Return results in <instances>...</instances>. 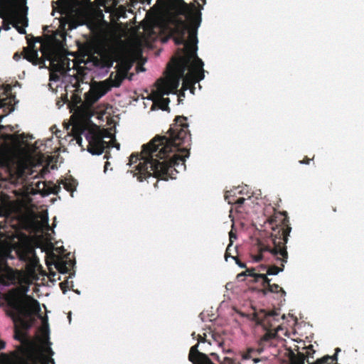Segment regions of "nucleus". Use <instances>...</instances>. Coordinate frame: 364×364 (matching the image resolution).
<instances>
[{
    "mask_svg": "<svg viewBox=\"0 0 364 364\" xmlns=\"http://www.w3.org/2000/svg\"><path fill=\"white\" fill-rule=\"evenodd\" d=\"M187 117L177 116L171 126L168 136L156 135L141 146V151L129 156V165L139 161L131 172L137 180L154 178L168 181L175 179L176 174L186 170V159L190 156L191 133Z\"/></svg>",
    "mask_w": 364,
    "mask_h": 364,
    "instance_id": "1",
    "label": "nucleus"
},
{
    "mask_svg": "<svg viewBox=\"0 0 364 364\" xmlns=\"http://www.w3.org/2000/svg\"><path fill=\"white\" fill-rule=\"evenodd\" d=\"M7 304L9 309L6 311V315L14 323V338L20 341L21 345L17 346L16 350L9 355L1 353L0 364H11L16 359L17 354H21L22 348H32L38 355L44 353L33 346L26 333L36 322L34 316L38 315L41 318L39 302L29 295L23 294L18 289H13L9 291Z\"/></svg>",
    "mask_w": 364,
    "mask_h": 364,
    "instance_id": "2",
    "label": "nucleus"
},
{
    "mask_svg": "<svg viewBox=\"0 0 364 364\" xmlns=\"http://www.w3.org/2000/svg\"><path fill=\"white\" fill-rule=\"evenodd\" d=\"M272 209L274 214L268 218L267 223L272 226V232L269 240L273 246L272 247L267 240L257 239L255 248L258 254L252 256L253 260L258 262L263 259L264 252H269L277 261L282 262V267L275 265L269 267L267 275H277L284 270V263H287L288 259L286 245L291 230L287 213L277 212L274 208Z\"/></svg>",
    "mask_w": 364,
    "mask_h": 364,
    "instance_id": "3",
    "label": "nucleus"
},
{
    "mask_svg": "<svg viewBox=\"0 0 364 364\" xmlns=\"http://www.w3.org/2000/svg\"><path fill=\"white\" fill-rule=\"evenodd\" d=\"M201 6L197 0L188 4L184 0H164L159 9V16H183L191 23V35L194 36L202 21Z\"/></svg>",
    "mask_w": 364,
    "mask_h": 364,
    "instance_id": "4",
    "label": "nucleus"
},
{
    "mask_svg": "<svg viewBox=\"0 0 364 364\" xmlns=\"http://www.w3.org/2000/svg\"><path fill=\"white\" fill-rule=\"evenodd\" d=\"M197 32L195 31V35H190L191 41L193 45H186L185 48L179 49L180 55L175 58H173V65L170 67V73L181 79L186 77V71L188 72H198L203 70L204 63L203 60L198 58L197 55L198 50V38ZM190 34H191L190 33Z\"/></svg>",
    "mask_w": 364,
    "mask_h": 364,
    "instance_id": "5",
    "label": "nucleus"
},
{
    "mask_svg": "<svg viewBox=\"0 0 364 364\" xmlns=\"http://www.w3.org/2000/svg\"><path fill=\"white\" fill-rule=\"evenodd\" d=\"M71 133L77 143L82 146V134H85L88 142L87 151L92 154L100 155L103 153L107 142L103 140V136L95 128H89L88 125L84 123L75 124L71 129Z\"/></svg>",
    "mask_w": 364,
    "mask_h": 364,
    "instance_id": "6",
    "label": "nucleus"
},
{
    "mask_svg": "<svg viewBox=\"0 0 364 364\" xmlns=\"http://www.w3.org/2000/svg\"><path fill=\"white\" fill-rule=\"evenodd\" d=\"M165 26L171 25L173 28L171 29V33L174 35V42L176 45H183L185 48L186 45H193L191 41L190 32L191 31V25L186 18L183 20L181 16H159Z\"/></svg>",
    "mask_w": 364,
    "mask_h": 364,
    "instance_id": "7",
    "label": "nucleus"
},
{
    "mask_svg": "<svg viewBox=\"0 0 364 364\" xmlns=\"http://www.w3.org/2000/svg\"><path fill=\"white\" fill-rule=\"evenodd\" d=\"M237 278L239 281L246 280L248 284H259L262 289L260 291L267 295L268 293L281 292L282 295H285V291L277 284H270V279L267 274L256 272V268H247L245 271L238 274Z\"/></svg>",
    "mask_w": 364,
    "mask_h": 364,
    "instance_id": "8",
    "label": "nucleus"
},
{
    "mask_svg": "<svg viewBox=\"0 0 364 364\" xmlns=\"http://www.w3.org/2000/svg\"><path fill=\"white\" fill-rule=\"evenodd\" d=\"M278 316L279 314L276 311H267L264 309H260L259 311L254 312L252 320L267 330L257 344H261V346L264 348V343L274 337L275 333L272 330L275 328V323L279 321Z\"/></svg>",
    "mask_w": 364,
    "mask_h": 364,
    "instance_id": "9",
    "label": "nucleus"
},
{
    "mask_svg": "<svg viewBox=\"0 0 364 364\" xmlns=\"http://www.w3.org/2000/svg\"><path fill=\"white\" fill-rule=\"evenodd\" d=\"M43 352L38 355L32 348H22L21 354H17L16 359L11 364H55V360L52 358L54 355L52 348L46 347Z\"/></svg>",
    "mask_w": 364,
    "mask_h": 364,
    "instance_id": "10",
    "label": "nucleus"
},
{
    "mask_svg": "<svg viewBox=\"0 0 364 364\" xmlns=\"http://www.w3.org/2000/svg\"><path fill=\"white\" fill-rule=\"evenodd\" d=\"M8 216L2 213L0 210V230H4L7 227L6 219ZM7 237L6 231L4 232L0 230V239ZM13 250L11 248H7L0 251V277L6 275L9 273V269L14 274L15 280L10 285L15 284L17 281V271H15L13 268L9 266L7 260L9 259H14L15 257L12 255Z\"/></svg>",
    "mask_w": 364,
    "mask_h": 364,
    "instance_id": "11",
    "label": "nucleus"
},
{
    "mask_svg": "<svg viewBox=\"0 0 364 364\" xmlns=\"http://www.w3.org/2000/svg\"><path fill=\"white\" fill-rule=\"evenodd\" d=\"M264 351V347L261 344H257L255 347H249L245 350L240 353L241 360L236 364H264L267 358L261 357V353ZM235 362H236L235 360Z\"/></svg>",
    "mask_w": 364,
    "mask_h": 364,
    "instance_id": "12",
    "label": "nucleus"
},
{
    "mask_svg": "<svg viewBox=\"0 0 364 364\" xmlns=\"http://www.w3.org/2000/svg\"><path fill=\"white\" fill-rule=\"evenodd\" d=\"M198 343L193 346L189 351L188 360L193 364H215L205 353L198 350ZM221 364H236L235 360L228 357L224 358Z\"/></svg>",
    "mask_w": 364,
    "mask_h": 364,
    "instance_id": "13",
    "label": "nucleus"
},
{
    "mask_svg": "<svg viewBox=\"0 0 364 364\" xmlns=\"http://www.w3.org/2000/svg\"><path fill=\"white\" fill-rule=\"evenodd\" d=\"M109 91V87L105 82H100L91 87L85 94V102L88 106H92L98 100Z\"/></svg>",
    "mask_w": 364,
    "mask_h": 364,
    "instance_id": "14",
    "label": "nucleus"
},
{
    "mask_svg": "<svg viewBox=\"0 0 364 364\" xmlns=\"http://www.w3.org/2000/svg\"><path fill=\"white\" fill-rule=\"evenodd\" d=\"M205 70H201L194 73V72H188L186 77L183 78L182 93L180 96H184V91L190 90L192 94H194L195 84L202 80L205 77Z\"/></svg>",
    "mask_w": 364,
    "mask_h": 364,
    "instance_id": "15",
    "label": "nucleus"
},
{
    "mask_svg": "<svg viewBox=\"0 0 364 364\" xmlns=\"http://www.w3.org/2000/svg\"><path fill=\"white\" fill-rule=\"evenodd\" d=\"M306 353L298 352L295 354L293 351L289 353V359L291 364H309V358L315 353L314 346L310 344L305 348Z\"/></svg>",
    "mask_w": 364,
    "mask_h": 364,
    "instance_id": "16",
    "label": "nucleus"
},
{
    "mask_svg": "<svg viewBox=\"0 0 364 364\" xmlns=\"http://www.w3.org/2000/svg\"><path fill=\"white\" fill-rule=\"evenodd\" d=\"M153 95L159 102L160 108L163 110H166L168 107V103L170 102V100L168 98L164 97V95H169V92L167 91L166 83L164 82H161L160 88L156 87V90L153 92Z\"/></svg>",
    "mask_w": 364,
    "mask_h": 364,
    "instance_id": "17",
    "label": "nucleus"
},
{
    "mask_svg": "<svg viewBox=\"0 0 364 364\" xmlns=\"http://www.w3.org/2000/svg\"><path fill=\"white\" fill-rule=\"evenodd\" d=\"M31 253L32 250L26 247H20L15 250V254L18 256L19 259L24 262H29L28 268L34 270L38 262L36 259H31L30 255Z\"/></svg>",
    "mask_w": 364,
    "mask_h": 364,
    "instance_id": "18",
    "label": "nucleus"
},
{
    "mask_svg": "<svg viewBox=\"0 0 364 364\" xmlns=\"http://www.w3.org/2000/svg\"><path fill=\"white\" fill-rule=\"evenodd\" d=\"M182 79L178 77H176L170 73L167 80L160 78L156 82V87L160 88L161 82H164L166 83L167 91L169 93L176 92L180 85V82Z\"/></svg>",
    "mask_w": 364,
    "mask_h": 364,
    "instance_id": "19",
    "label": "nucleus"
},
{
    "mask_svg": "<svg viewBox=\"0 0 364 364\" xmlns=\"http://www.w3.org/2000/svg\"><path fill=\"white\" fill-rule=\"evenodd\" d=\"M28 46L23 48V58L32 64L37 65L40 63L38 51L34 49V44L28 42Z\"/></svg>",
    "mask_w": 364,
    "mask_h": 364,
    "instance_id": "20",
    "label": "nucleus"
},
{
    "mask_svg": "<svg viewBox=\"0 0 364 364\" xmlns=\"http://www.w3.org/2000/svg\"><path fill=\"white\" fill-rule=\"evenodd\" d=\"M125 78V75L122 74L120 73H114V72L111 73L109 77L106 80H104L106 83L107 86L109 87V90L112 87H119L121 85L124 79Z\"/></svg>",
    "mask_w": 364,
    "mask_h": 364,
    "instance_id": "21",
    "label": "nucleus"
},
{
    "mask_svg": "<svg viewBox=\"0 0 364 364\" xmlns=\"http://www.w3.org/2000/svg\"><path fill=\"white\" fill-rule=\"evenodd\" d=\"M75 264L70 259L63 260V259L58 258L55 262V267L58 271L62 274L68 273L70 268Z\"/></svg>",
    "mask_w": 364,
    "mask_h": 364,
    "instance_id": "22",
    "label": "nucleus"
},
{
    "mask_svg": "<svg viewBox=\"0 0 364 364\" xmlns=\"http://www.w3.org/2000/svg\"><path fill=\"white\" fill-rule=\"evenodd\" d=\"M39 331L42 335L43 339L47 344L46 346H42L40 348H37L39 350H43V349L46 347H50V346L51 344L50 342L49 341V326L47 318L43 320V325L39 328Z\"/></svg>",
    "mask_w": 364,
    "mask_h": 364,
    "instance_id": "23",
    "label": "nucleus"
},
{
    "mask_svg": "<svg viewBox=\"0 0 364 364\" xmlns=\"http://www.w3.org/2000/svg\"><path fill=\"white\" fill-rule=\"evenodd\" d=\"M152 11H154V19L150 21L149 23H147L144 27V31L149 36H151V35H154L156 34V32L154 31V28L156 27V25H157V23L158 21H160L161 23H162L164 25H165L161 20H159L158 18H157V15H156V10H151Z\"/></svg>",
    "mask_w": 364,
    "mask_h": 364,
    "instance_id": "24",
    "label": "nucleus"
},
{
    "mask_svg": "<svg viewBox=\"0 0 364 364\" xmlns=\"http://www.w3.org/2000/svg\"><path fill=\"white\" fill-rule=\"evenodd\" d=\"M62 184L63 185V188L71 193V196H73V193L76 188V182L74 179H65L62 181Z\"/></svg>",
    "mask_w": 364,
    "mask_h": 364,
    "instance_id": "25",
    "label": "nucleus"
},
{
    "mask_svg": "<svg viewBox=\"0 0 364 364\" xmlns=\"http://www.w3.org/2000/svg\"><path fill=\"white\" fill-rule=\"evenodd\" d=\"M9 273L6 275L0 277V284L4 286H10L11 283L15 280L14 274L9 269Z\"/></svg>",
    "mask_w": 364,
    "mask_h": 364,
    "instance_id": "26",
    "label": "nucleus"
},
{
    "mask_svg": "<svg viewBox=\"0 0 364 364\" xmlns=\"http://www.w3.org/2000/svg\"><path fill=\"white\" fill-rule=\"evenodd\" d=\"M4 139L5 140H10L13 141H19L20 140H23L25 138V134H6L3 135Z\"/></svg>",
    "mask_w": 364,
    "mask_h": 364,
    "instance_id": "27",
    "label": "nucleus"
},
{
    "mask_svg": "<svg viewBox=\"0 0 364 364\" xmlns=\"http://www.w3.org/2000/svg\"><path fill=\"white\" fill-rule=\"evenodd\" d=\"M4 10L6 11V15L11 17H14V11L13 9V2L10 0H6L5 5L4 6Z\"/></svg>",
    "mask_w": 364,
    "mask_h": 364,
    "instance_id": "28",
    "label": "nucleus"
},
{
    "mask_svg": "<svg viewBox=\"0 0 364 364\" xmlns=\"http://www.w3.org/2000/svg\"><path fill=\"white\" fill-rule=\"evenodd\" d=\"M225 199L228 200V203H231V204H238V205H242L244 203L245 200V198L241 197V198H239L238 199H237L236 200H230V196L228 194V193L225 194Z\"/></svg>",
    "mask_w": 364,
    "mask_h": 364,
    "instance_id": "29",
    "label": "nucleus"
},
{
    "mask_svg": "<svg viewBox=\"0 0 364 364\" xmlns=\"http://www.w3.org/2000/svg\"><path fill=\"white\" fill-rule=\"evenodd\" d=\"M60 185H53V186L48 188L46 192L48 193L57 194L60 191Z\"/></svg>",
    "mask_w": 364,
    "mask_h": 364,
    "instance_id": "30",
    "label": "nucleus"
},
{
    "mask_svg": "<svg viewBox=\"0 0 364 364\" xmlns=\"http://www.w3.org/2000/svg\"><path fill=\"white\" fill-rule=\"evenodd\" d=\"M100 65L103 68H110L112 65V61L109 58L102 59Z\"/></svg>",
    "mask_w": 364,
    "mask_h": 364,
    "instance_id": "31",
    "label": "nucleus"
},
{
    "mask_svg": "<svg viewBox=\"0 0 364 364\" xmlns=\"http://www.w3.org/2000/svg\"><path fill=\"white\" fill-rule=\"evenodd\" d=\"M18 22H14L13 23V26L18 31V32L21 34H26V30L24 28L21 27L18 25Z\"/></svg>",
    "mask_w": 364,
    "mask_h": 364,
    "instance_id": "32",
    "label": "nucleus"
},
{
    "mask_svg": "<svg viewBox=\"0 0 364 364\" xmlns=\"http://www.w3.org/2000/svg\"><path fill=\"white\" fill-rule=\"evenodd\" d=\"M60 287L62 290V291L65 294L68 291V282L64 281L63 282L60 283Z\"/></svg>",
    "mask_w": 364,
    "mask_h": 364,
    "instance_id": "33",
    "label": "nucleus"
},
{
    "mask_svg": "<svg viewBox=\"0 0 364 364\" xmlns=\"http://www.w3.org/2000/svg\"><path fill=\"white\" fill-rule=\"evenodd\" d=\"M231 244H229L226 248L225 253V259L227 261L228 257H232L233 256L231 255L230 250H231Z\"/></svg>",
    "mask_w": 364,
    "mask_h": 364,
    "instance_id": "34",
    "label": "nucleus"
},
{
    "mask_svg": "<svg viewBox=\"0 0 364 364\" xmlns=\"http://www.w3.org/2000/svg\"><path fill=\"white\" fill-rule=\"evenodd\" d=\"M232 259L235 261L236 264L241 268H245V263L241 262L237 257H232Z\"/></svg>",
    "mask_w": 364,
    "mask_h": 364,
    "instance_id": "35",
    "label": "nucleus"
},
{
    "mask_svg": "<svg viewBox=\"0 0 364 364\" xmlns=\"http://www.w3.org/2000/svg\"><path fill=\"white\" fill-rule=\"evenodd\" d=\"M205 336H206V334L205 333H203V336H201V335H198L197 336V340H198V343H205L206 341V338H205Z\"/></svg>",
    "mask_w": 364,
    "mask_h": 364,
    "instance_id": "36",
    "label": "nucleus"
},
{
    "mask_svg": "<svg viewBox=\"0 0 364 364\" xmlns=\"http://www.w3.org/2000/svg\"><path fill=\"white\" fill-rule=\"evenodd\" d=\"M229 237H230V243L229 244H231V245H232L233 240L236 239V237H237L236 234L234 233L232 231H230L229 232Z\"/></svg>",
    "mask_w": 364,
    "mask_h": 364,
    "instance_id": "37",
    "label": "nucleus"
},
{
    "mask_svg": "<svg viewBox=\"0 0 364 364\" xmlns=\"http://www.w3.org/2000/svg\"><path fill=\"white\" fill-rule=\"evenodd\" d=\"M21 55H23V51L21 53H18V52H16V53H14V56H13V58H14L15 60L18 61V60H19L21 59Z\"/></svg>",
    "mask_w": 364,
    "mask_h": 364,
    "instance_id": "38",
    "label": "nucleus"
},
{
    "mask_svg": "<svg viewBox=\"0 0 364 364\" xmlns=\"http://www.w3.org/2000/svg\"><path fill=\"white\" fill-rule=\"evenodd\" d=\"M313 159H314V157L312 159H309L307 156H305L303 160L299 161V163L301 164H309L310 161L312 160Z\"/></svg>",
    "mask_w": 364,
    "mask_h": 364,
    "instance_id": "39",
    "label": "nucleus"
},
{
    "mask_svg": "<svg viewBox=\"0 0 364 364\" xmlns=\"http://www.w3.org/2000/svg\"><path fill=\"white\" fill-rule=\"evenodd\" d=\"M133 2H140L141 4L146 3L148 4H150L151 2V0H133Z\"/></svg>",
    "mask_w": 364,
    "mask_h": 364,
    "instance_id": "40",
    "label": "nucleus"
},
{
    "mask_svg": "<svg viewBox=\"0 0 364 364\" xmlns=\"http://www.w3.org/2000/svg\"><path fill=\"white\" fill-rule=\"evenodd\" d=\"M6 347V343L4 341H0V350L4 349Z\"/></svg>",
    "mask_w": 364,
    "mask_h": 364,
    "instance_id": "41",
    "label": "nucleus"
},
{
    "mask_svg": "<svg viewBox=\"0 0 364 364\" xmlns=\"http://www.w3.org/2000/svg\"><path fill=\"white\" fill-rule=\"evenodd\" d=\"M11 90V86L9 85H6V87L5 88L6 92H9Z\"/></svg>",
    "mask_w": 364,
    "mask_h": 364,
    "instance_id": "42",
    "label": "nucleus"
},
{
    "mask_svg": "<svg viewBox=\"0 0 364 364\" xmlns=\"http://www.w3.org/2000/svg\"><path fill=\"white\" fill-rule=\"evenodd\" d=\"M109 162L107 161L105 165V171L107 169V167H109Z\"/></svg>",
    "mask_w": 364,
    "mask_h": 364,
    "instance_id": "43",
    "label": "nucleus"
},
{
    "mask_svg": "<svg viewBox=\"0 0 364 364\" xmlns=\"http://www.w3.org/2000/svg\"><path fill=\"white\" fill-rule=\"evenodd\" d=\"M4 100H1L0 99V107L4 106Z\"/></svg>",
    "mask_w": 364,
    "mask_h": 364,
    "instance_id": "44",
    "label": "nucleus"
},
{
    "mask_svg": "<svg viewBox=\"0 0 364 364\" xmlns=\"http://www.w3.org/2000/svg\"><path fill=\"white\" fill-rule=\"evenodd\" d=\"M210 355H211V356H213V357H216V358H217V359L218 360V356L215 353H212L210 354Z\"/></svg>",
    "mask_w": 364,
    "mask_h": 364,
    "instance_id": "45",
    "label": "nucleus"
},
{
    "mask_svg": "<svg viewBox=\"0 0 364 364\" xmlns=\"http://www.w3.org/2000/svg\"><path fill=\"white\" fill-rule=\"evenodd\" d=\"M4 127L3 125H0V131H1L2 129H4Z\"/></svg>",
    "mask_w": 364,
    "mask_h": 364,
    "instance_id": "46",
    "label": "nucleus"
},
{
    "mask_svg": "<svg viewBox=\"0 0 364 364\" xmlns=\"http://www.w3.org/2000/svg\"><path fill=\"white\" fill-rule=\"evenodd\" d=\"M191 336L194 338V337L196 336V333H195V332H193V333L191 334Z\"/></svg>",
    "mask_w": 364,
    "mask_h": 364,
    "instance_id": "47",
    "label": "nucleus"
},
{
    "mask_svg": "<svg viewBox=\"0 0 364 364\" xmlns=\"http://www.w3.org/2000/svg\"><path fill=\"white\" fill-rule=\"evenodd\" d=\"M104 158L108 159V156L107 154L105 155Z\"/></svg>",
    "mask_w": 364,
    "mask_h": 364,
    "instance_id": "48",
    "label": "nucleus"
},
{
    "mask_svg": "<svg viewBox=\"0 0 364 364\" xmlns=\"http://www.w3.org/2000/svg\"><path fill=\"white\" fill-rule=\"evenodd\" d=\"M333 210L334 212H336V208H333Z\"/></svg>",
    "mask_w": 364,
    "mask_h": 364,
    "instance_id": "49",
    "label": "nucleus"
},
{
    "mask_svg": "<svg viewBox=\"0 0 364 364\" xmlns=\"http://www.w3.org/2000/svg\"><path fill=\"white\" fill-rule=\"evenodd\" d=\"M262 268L266 269V266H262Z\"/></svg>",
    "mask_w": 364,
    "mask_h": 364,
    "instance_id": "50",
    "label": "nucleus"
},
{
    "mask_svg": "<svg viewBox=\"0 0 364 364\" xmlns=\"http://www.w3.org/2000/svg\"><path fill=\"white\" fill-rule=\"evenodd\" d=\"M204 4H205L206 0H202Z\"/></svg>",
    "mask_w": 364,
    "mask_h": 364,
    "instance_id": "51",
    "label": "nucleus"
}]
</instances>
